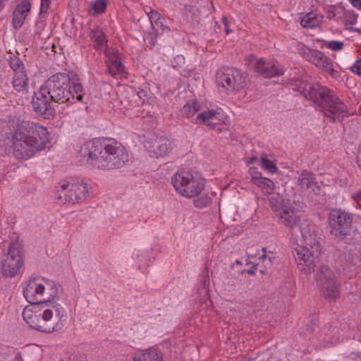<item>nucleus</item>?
I'll list each match as a JSON object with an SVG mask.
<instances>
[{
	"mask_svg": "<svg viewBox=\"0 0 361 361\" xmlns=\"http://www.w3.org/2000/svg\"><path fill=\"white\" fill-rule=\"evenodd\" d=\"M235 262H236L237 264H241L240 261H239L238 259H237V260L235 261Z\"/></svg>",
	"mask_w": 361,
	"mask_h": 361,
	"instance_id": "57",
	"label": "nucleus"
},
{
	"mask_svg": "<svg viewBox=\"0 0 361 361\" xmlns=\"http://www.w3.org/2000/svg\"><path fill=\"white\" fill-rule=\"evenodd\" d=\"M316 50H312L307 47H306L305 45H301V47L299 48L298 51L299 54L302 55L304 58H305L307 61H310V55L311 54H313V52H314Z\"/></svg>",
	"mask_w": 361,
	"mask_h": 361,
	"instance_id": "38",
	"label": "nucleus"
},
{
	"mask_svg": "<svg viewBox=\"0 0 361 361\" xmlns=\"http://www.w3.org/2000/svg\"><path fill=\"white\" fill-rule=\"evenodd\" d=\"M211 198L208 195H204L194 200V204L195 207L203 208L207 207L211 203Z\"/></svg>",
	"mask_w": 361,
	"mask_h": 361,
	"instance_id": "33",
	"label": "nucleus"
},
{
	"mask_svg": "<svg viewBox=\"0 0 361 361\" xmlns=\"http://www.w3.org/2000/svg\"><path fill=\"white\" fill-rule=\"evenodd\" d=\"M353 216L340 209H331L329 214L330 233L337 242L354 243L351 235Z\"/></svg>",
	"mask_w": 361,
	"mask_h": 361,
	"instance_id": "8",
	"label": "nucleus"
},
{
	"mask_svg": "<svg viewBox=\"0 0 361 361\" xmlns=\"http://www.w3.org/2000/svg\"><path fill=\"white\" fill-rule=\"evenodd\" d=\"M216 112L214 110H209L203 111L198 114L197 119L200 120L202 122H207L212 120L216 117Z\"/></svg>",
	"mask_w": 361,
	"mask_h": 361,
	"instance_id": "36",
	"label": "nucleus"
},
{
	"mask_svg": "<svg viewBox=\"0 0 361 361\" xmlns=\"http://www.w3.org/2000/svg\"><path fill=\"white\" fill-rule=\"evenodd\" d=\"M257 160H258L257 157L254 156V157L250 158V159L248 160L247 164H253L256 161H257Z\"/></svg>",
	"mask_w": 361,
	"mask_h": 361,
	"instance_id": "52",
	"label": "nucleus"
},
{
	"mask_svg": "<svg viewBox=\"0 0 361 361\" xmlns=\"http://www.w3.org/2000/svg\"><path fill=\"white\" fill-rule=\"evenodd\" d=\"M23 248L18 241H12L8 246V255L1 263V273L6 277L18 274L23 264Z\"/></svg>",
	"mask_w": 361,
	"mask_h": 361,
	"instance_id": "12",
	"label": "nucleus"
},
{
	"mask_svg": "<svg viewBox=\"0 0 361 361\" xmlns=\"http://www.w3.org/2000/svg\"><path fill=\"white\" fill-rule=\"evenodd\" d=\"M310 61L312 64L315 65L322 70L327 72L334 78L339 76L338 72L335 71L333 68V63L327 56L322 52L316 50L313 54L310 55Z\"/></svg>",
	"mask_w": 361,
	"mask_h": 361,
	"instance_id": "17",
	"label": "nucleus"
},
{
	"mask_svg": "<svg viewBox=\"0 0 361 361\" xmlns=\"http://www.w3.org/2000/svg\"><path fill=\"white\" fill-rule=\"evenodd\" d=\"M21 358V356L20 354H16V356H15V359L17 360V361H19L20 359Z\"/></svg>",
	"mask_w": 361,
	"mask_h": 361,
	"instance_id": "55",
	"label": "nucleus"
},
{
	"mask_svg": "<svg viewBox=\"0 0 361 361\" xmlns=\"http://www.w3.org/2000/svg\"><path fill=\"white\" fill-rule=\"evenodd\" d=\"M243 361H252V358H245Z\"/></svg>",
	"mask_w": 361,
	"mask_h": 361,
	"instance_id": "56",
	"label": "nucleus"
},
{
	"mask_svg": "<svg viewBox=\"0 0 361 361\" xmlns=\"http://www.w3.org/2000/svg\"><path fill=\"white\" fill-rule=\"evenodd\" d=\"M343 43L339 41H331L329 42L327 47L333 51H338L343 49Z\"/></svg>",
	"mask_w": 361,
	"mask_h": 361,
	"instance_id": "39",
	"label": "nucleus"
},
{
	"mask_svg": "<svg viewBox=\"0 0 361 361\" xmlns=\"http://www.w3.org/2000/svg\"><path fill=\"white\" fill-rule=\"evenodd\" d=\"M184 14L188 19L193 20L200 16V11L195 6L185 5L184 8Z\"/></svg>",
	"mask_w": 361,
	"mask_h": 361,
	"instance_id": "32",
	"label": "nucleus"
},
{
	"mask_svg": "<svg viewBox=\"0 0 361 361\" xmlns=\"http://www.w3.org/2000/svg\"><path fill=\"white\" fill-rule=\"evenodd\" d=\"M353 73L361 75V59L357 60L353 66L350 67Z\"/></svg>",
	"mask_w": 361,
	"mask_h": 361,
	"instance_id": "40",
	"label": "nucleus"
},
{
	"mask_svg": "<svg viewBox=\"0 0 361 361\" xmlns=\"http://www.w3.org/2000/svg\"><path fill=\"white\" fill-rule=\"evenodd\" d=\"M249 174L251 176L252 182L254 184L262 178L261 172L258 171L255 167H251L249 169Z\"/></svg>",
	"mask_w": 361,
	"mask_h": 361,
	"instance_id": "37",
	"label": "nucleus"
},
{
	"mask_svg": "<svg viewBox=\"0 0 361 361\" xmlns=\"http://www.w3.org/2000/svg\"><path fill=\"white\" fill-rule=\"evenodd\" d=\"M200 109V104L192 101V103H188L184 105L182 109L183 114L187 116L188 117H190L191 116H193L196 112H197Z\"/></svg>",
	"mask_w": 361,
	"mask_h": 361,
	"instance_id": "31",
	"label": "nucleus"
},
{
	"mask_svg": "<svg viewBox=\"0 0 361 361\" xmlns=\"http://www.w3.org/2000/svg\"><path fill=\"white\" fill-rule=\"evenodd\" d=\"M49 95L44 93L42 87H41L39 92L35 93L32 98V105L34 111L45 118L52 115L53 111L49 103Z\"/></svg>",
	"mask_w": 361,
	"mask_h": 361,
	"instance_id": "15",
	"label": "nucleus"
},
{
	"mask_svg": "<svg viewBox=\"0 0 361 361\" xmlns=\"http://www.w3.org/2000/svg\"><path fill=\"white\" fill-rule=\"evenodd\" d=\"M8 0H0V11L4 7L5 3Z\"/></svg>",
	"mask_w": 361,
	"mask_h": 361,
	"instance_id": "53",
	"label": "nucleus"
},
{
	"mask_svg": "<svg viewBox=\"0 0 361 361\" xmlns=\"http://www.w3.org/2000/svg\"><path fill=\"white\" fill-rule=\"evenodd\" d=\"M269 204L271 210L276 214L289 204H291L289 200L283 198L279 193H272L269 197Z\"/></svg>",
	"mask_w": 361,
	"mask_h": 361,
	"instance_id": "23",
	"label": "nucleus"
},
{
	"mask_svg": "<svg viewBox=\"0 0 361 361\" xmlns=\"http://www.w3.org/2000/svg\"><path fill=\"white\" fill-rule=\"evenodd\" d=\"M134 361H163V356L161 351L157 348H151L144 351L142 354L135 355Z\"/></svg>",
	"mask_w": 361,
	"mask_h": 361,
	"instance_id": "25",
	"label": "nucleus"
},
{
	"mask_svg": "<svg viewBox=\"0 0 361 361\" xmlns=\"http://www.w3.org/2000/svg\"><path fill=\"white\" fill-rule=\"evenodd\" d=\"M8 62L10 67L14 72V74L18 72L26 71L24 63L19 57L16 56H11Z\"/></svg>",
	"mask_w": 361,
	"mask_h": 361,
	"instance_id": "30",
	"label": "nucleus"
},
{
	"mask_svg": "<svg viewBox=\"0 0 361 361\" xmlns=\"http://www.w3.org/2000/svg\"><path fill=\"white\" fill-rule=\"evenodd\" d=\"M105 54L109 58V62L112 61V59L114 56L116 59H119L117 52L114 49H108L105 51Z\"/></svg>",
	"mask_w": 361,
	"mask_h": 361,
	"instance_id": "42",
	"label": "nucleus"
},
{
	"mask_svg": "<svg viewBox=\"0 0 361 361\" xmlns=\"http://www.w3.org/2000/svg\"><path fill=\"white\" fill-rule=\"evenodd\" d=\"M298 185L303 190H310L314 195H319L321 187L316 181L315 175L309 171L304 170L298 176Z\"/></svg>",
	"mask_w": 361,
	"mask_h": 361,
	"instance_id": "18",
	"label": "nucleus"
},
{
	"mask_svg": "<svg viewBox=\"0 0 361 361\" xmlns=\"http://www.w3.org/2000/svg\"><path fill=\"white\" fill-rule=\"evenodd\" d=\"M257 265L255 264V265L252 266L251 269L247 270V273L250 275H254L255 274V271H257Z\"/></svg>",
	"mask_w": 361,
	"mask_h": 361,
	"instance_id": "50",
	"label": "nucleus"
},
{
	"mask_svg": "<svg viewBox=\"0 0 361 361\" xmlns=\"http://www.w3.org/2000/svg\"><path fill=\"white\" fill-rule=\"evenodd\" d=\"M44 287L42 286V281L38 279L30 280L27 282L23 288V294L28 302L34 305H42V292Z\"/></svg>",
	"mask_w": 361,
	"mask_h": 361,
	"instance_id": "14",
	"label": "nucleus"
},
{
	"mask_svg": "<svg viewBox=\"0 0 361 361\" xmlns=\"http://www.w3.org/2000/svg\"><path fill=\"white\" fill-rule=\"evenodd\" d=\"M90 37L94 43L95 49H99L107 43V39L104 32L97 27L90 32Z\"/></svg>",
	"mask_w": 361,
	"mask_h": 361,
	"instance_id": "27",
	"label": "nucleus"
},
{
	"mask_svg": "<svg viewBox=\"0 0 361 361\" xmlns=\"http://www.w3.org/2000/svg\"><path fill=\"white\" fill-rule=\"evenodd\" d=\"M305 245H298L293 252L298 269L305 274H310L319 262L322 251L320 240L313 227L301 228Z\"/></svg>",
	"mask_w": 361,
	"mask_h": 361,
	"instance_id": "6",
	"label": "nucleus"
},
{
	"mask_svg": "<svg viewBox=\"0 0 361 361\" xmlns=\"http://www.w3.org/2000/svg\"><path fill=\"white\" fill-rule=\"evenodd\" d=\"M260 272H261L262 274H264L265 271H264V270H261V271H260Z\"/></svg>",
	"mask_w": 361,
	"mask_h": 361,
	"instance_id": "58",
	"label": "nucleus"
},
{
	"mask_svg": "<svg viewBox=\"0 0 361 361\" xmlns=\"http://www.w3.org/2000/svg\"><path fill=\"white\" fill-rule=\"evenodd\" d=\"M323 16L316 13H307L300 21V24L305 28H314L318 26L322 21Z\"/></svg>",
	"mask_w": 361,
	"mask_h": 361,
	"instance_id": "26",
	"label": "nucleus"
},
{
	"mask_svg": "<svg viewBox=\"0 0 361 361\" xmlns=\"http://www.w3.org/2000/svg\"><path fill=\"white\" fill-rule=\"evenodd\" d=\"M222 23L225 32L228 35L231 32V30L228 27V19L226 16L222 17Z\"/></svg>",
	"mask_w": 361,
	"mask_h": 361,
	"instance_id": "44",
	"label": "nucleus"
},
{
	"mask_svg": "<svg viewBox=\"0 0 361 361\" xmlns=\"http://www.w3.org/2000/svg\"><path fill=\"white\" fill-rule=\"evenodd\" d=\"M23 317L32 329L45 333H51L61 328L66 317V310L61 305H34L27 306Z\"/></svg>",
	"mask_w": 361,
	"mask_h": 361,
	"instance_id": "3",
	"label": "nucleus"
},
{
	"mask_svg": "<svg viewBox=\"0 0 361 361\" xmlns=\"http://www.w3.org/2000/svg\"><path fill=\"white\" fill-rule=\"evenodd\" d=\"M51 0H41V11L46 12L49 7Z\"/></svg>",
	"mask_w": 361,
	"mask_h": 361,
	"instance_id": "43",
	"label": "nucleus"
},
{
	"mask_svg": "<svg viewBox=\"0 0 361 361\" xmlns=\"http://www.w3.org/2000/svg\"><path fill=\"white\" fill-rule=\"evenodd\" d=\"M261 161L262 167L268 172L274 173V172L276 171V166L274 164V163L271 161L269 160L266 156H262L261 157Z\"/></svg>",
	"mask_w": 361,
	"mask_h": 361,
	"instance_id": "34",
	"label": "nucleus"
},
{
	"mask_svg": "<svg viewBox=\"0 0 361 361\" xmlns=\"http://www.w3.org/2000/svg\"><path fill=\"white\" fill-rule=\"evenodd\" d=\"M352 5L358 8L361 9V0H349Z\"/></svg>",
	"mask_w": 361,
	"mask_h": 361,
	"instance_id": "47",
	"label": "nucleus"
},
{
	"mask_svg": "<svg viewBox=\"0 0 361 361\" xmlns=\"http://www.w3.org/2000/svg\"><path fill=\"white\" fill-rule=\"evenodd\" d=\"M81 157L93 167L110 170L122 167L128 160L124 147L111 139H94L84 144L80 150Z\"/></svg>",
	"mask_w": 361,
	"mask_h": 361,
	"instance_id": "1",
	"label": "nucleus"
},
{
	"mask_svg": "<svg viewBox=\"0 0 361 361\" xmlns=\"http://www.w3.org/2000/svg\"><path fill=\"white\" fill-rule=\"evenodd\" d=\"M171 183L178 193L187 198L198 195L204 188V179L192 171H177L171 178Z\"/></svg>",
	"mask_w": 361,
	"mask_h": 361,
	"instance_id": "7",
	"label": "nucleus"
},
{
	"mask_svg": "<svg viewBox=\"0 0 361 361\" xmlns=\"http://www.w3.org/2000/svg\"><path fill=\"white\" fill-rule=\"evenodd\" d=\"M275 215L282 224L290 229H293L300 224V216L294 212L292 204H289Z\"/></svg>",
	"mask_w": 361,
	"mask_h": 361,
	"instance_id": "19",
	"label": "nucleus"
},
{
	"mask_svg": "<svg viewBox=\"0 0 361 361\" xmlns=\"http://www.w3.org/2000/svg\"><path fill=\"white\" fill-rule=\"evenodd\" d=\"M255 71L264 78H271L281 75L283 73V68L281 66L273 61H264L259 59L255 64Z\"/></svg>",
	"mask_w": 361,
	"mask_h": 361,
	"instance_id": "16",
	"label": "nucleus"
},
{
	"mask_svg": "<svg viewBox=\"0 0 361 361\" xmlns=\"http://www.w3.org/2000/svg\"><path fill=\"white\" fill-rule=\"evenodd\" d=\"M106 8V0H97L92 4V9L94 10L93 14L104 12Z\"/></svg>",
	"mask_w": 361,
	"mask_h": 361,
	"instance_id": "35",
	"label": "nucleus"
},
{
	"mask_svg": "<svg viewBox=\"0 0 361 361\" xmlns=\"http://www.w3.org/2000/svg\"><path fill=\"white\" fill-rule=\"evenodd\" d=\"M353 198L357 202L360 200H361V192H356L355 195H353Z\"/></svg>",
	"mask_w": 361,
	"mask_h": 361,
	"instance_id": "51",
	"label": "nucleus"
},
{
	"mask_svg": "<svg viewBox=\"0 0 361 361\" xmlns=\"http://www.w3.org/2000/svg\"><path fill=\"white\" fill-rule=\"evenodd\" d=\"M74 193V192H68V194Z\"/></svg>",
	"mask_w": 361,
	"mask_h": 361,
	"instance_id": "59",
	"label": "nucleus"
},
{
	"mask_svg": "<svg viewBox=\"0 0 361 361\" xmlns=\"http://www.w3.org/2000/svg\"><path fill=\"white\" fill-rule=\"evenodd\" d=\"M266 247H263L262 248V252H264V254L259 257V259H262L263 260V262H264L267 259H268L269 262L270 263H272V260H274L275 258L274 257H267V255H266Z\"/></svg>",
	"mask_w": 361,
	"mask_h": 361,
	"instance_id": "46",
	"label": "nucleus"
},
{
	"mask_svg": "<svg viewBox=\"0 0 361 361\" xmlns=\"http://www.w3.org/2000/svg\"><path fill=\"white\" fill-rule=\"evenodd\" d=\"M44 93L49 99L59 104L72 103L75 97L78 102L83 101L81 94L83 87L81 83H73L71 85L70 76L64 73H57L49 78L42 86Z\"/></svg>",
	"mask_w": 361,
	"mask_h": 361,
	"instance_id": "5",
	"label": "nucleus"
},
{
	"mask_svg": "<svg viewBox=\"0 0 361 361\" xmlns=\"http://www.w3.org/2000/svg\"><path fill=\"white\" fill-rule=\"evenodd\" d=\"M28 81L29 78L26 71L18 72L13 76V87L17 92L25 94L28 90Z\"/></svg>",
	"mask_w": 361,
	"mask_h": 361,
	"instance_id": "22",
	"label": "nucleus"
},
{
	"mask_svg": "<svg viewBox=\"0 0 361 361\" xmlns=\"http://www.w3.org/2000/svg\"><path fill=\"white\" fill-rule=\"evenodd\" d=\"M216 82L227 90H240L247 85V75L233 68H223L216 73Z\"/></svg>",
	"mask_w": 361,
	"mask_h": 361,
	"instance_id": "11",
	"label": "nucleus"
},
{
	"mask_svg": "<svg viewBox=\"0 0 361 361\" xmlns=\"http://www.w3.org/2000/svg\"><path fill=\"white\" fill-rule=\"evenodd\" d=\"M327 18L329 19H333L336 16V9L334 8L329 9L326 12Z\"/></svg>",
	"mask_w": 361,
	"mask_h": 361,
	"instance_id": "45",
	"label": "nucleus"
},
{
	"mask_svg": "<svg viewBox=\"0 0 361 361\" xmlns=\"http://www.w3.org/2000/svg\"><path fill=\"white\" fill-rule=\"evenodd\" d=\"M357 165H358L359 168L361 169V143H360V145L359 147L358 152H357Z\"/></svg>",
	"mask_w": 361,
	"mask_h": 361,
	"instance_id": "48",
	"label": "nucleus"
},
{
	"mask_svg": "<svg viewBox=\"0 0 361 361\" xmlns=\"http://www.w3.org/2000/svg\"><path fill=\"white\" fill-rule=\"evenodd\" d=\"M257 186L260 188L264 192L271 193L274 189V183L272 180L267 178L262 177L256 183Z\"/></svg>",
	"mask_w": 361,
	"mask_h": 361,
	"instance_id": "29",
	"label": "nucleus"
},
{
	"mask_svg": "<svg viewBox=\"0 0 361 361\" xmlns=\"http://www.w3.org/2000/svg\"><path fill=\"white\" fill-rule=\"evenodd\" d=\"M350 30L361 33V30L359 28H350Z\"/></svg>",
	"mask_w": 361,
	"mask_h": 361,
	"instance_id": "54",
	"label": "nucleus"
},
{
	"mask_svg": "<svg viewBox=\"0 0 361 361\" xmlns=\"http://www.w3.org/2000/svg\"><path fill=\"white\" fill-rule=\"evenodd\" d=\"M306 97L321 109L330 122H341L348 115V107L331 90L318 84L310 87Z\"/></svg>",
	"mask_w": 361,
	"mask_h": 361,
	"instance_id": "4",
	"label": "nucleus"
},
{
	"mask_svg": "<svg viewBox=\"0 0 361 361\" xmlns=\"http://www.w3.org/2000/svg\"><path fill=\"white\" fill-rule=\"evenodd\" d=\"M148 143L149 152L157 158L167 155L172 148L170 140L165 136L157 137Z\"/></svg>",
	"mask_w": 361,
	"mask_h": 361,
	"instance_id": "20",
	"label": "nucleus"
},
{
	"mask_svg": "<svg viewBox=\"0 0 361 361\" xmlns=\"http://www.w3.org/2000/svg\"><path fill=\"white\" fill-rule=\"evenodd\" d=\"M108 70L109 73L113 77H116L117 75L121 74L123 72L124 67L121 61H120V59H116L114 56L112 59V61L109 62Z\"/></svg>",
	"mask_w": 361,
	"mask_h": 361,
	"instance_id": "28",
	"label": "nucleus"
},
{
	"mask_svg": "<svg viewBox=\"0 0 361 361\" xmlns=\"http://www.w3.org/2000/svg\"><path fill=\"white\" fill-rule=\"evenodd\" d=\"M87 195V185L75 180H64L56 187V198L60 204H74L85 200Z\"/></svg>",
	"mask_w": 361,
	"mask_h": 361,
	"instance_id": "9",
	"label": "nucleus"
},
{
	"mask_svg": "<svg viewBox=\"0 0 361 361\" xmlns=\"http://www.w3.org/2000/svg\"><path fill=\"white\" fill-rule=\"evenodd\" d=\"M47 128L28 121L18 120L11 133L13 155L18 159H27L36 152L45 148L49 142Z\"/></svg>",
	"mask_w": 361,
	"mask_h": 361,
	"instance_id": "2",
	"label": "nucleus"
},
{
	"mask_svg": "<svg viewBox=\"0 0 361 361\" xmlns=\"http://www.w3.org/2000/svg\"><path fill=\"white\" fill-rule=\"evenodd\" d=\"M204 124L207 125L210 129H214L216 126V123L212 121V120H209V121L207 122H202Z\"/></svg>",
	"mask_w": 361,
	"mask_h": 361,
	"instance_id": "49",
	"label": "nucleus"
},
{
	"mask_svg": "<svg viewBox=\"0 0 361 361\" xmlns=\"http://www.w3.org/2000/svg\"><path fill=\"white\" fill-rule=\"evenodd\" d=\"M315 279L318 288L325 298L333 300L339 297L338 285L336 281L335 274L329 266H320Z\"/></svg>",
	"mask_w": 361,
	"mask_h": 361,
	"instance_id": "10",
	"label": "nucleus"
},
{
	"mask_svg": "<svg viewBox=\"0 0 361 361\" xmlns=\"http://www.w3.org/2000/svg\"><path fill=\"white\" fill-rule=\"evenodd\" d=\"M42 286L44 289L42 292V305L51 307L52 305H60L57 303L59 299V294L61 292V285L55 281L49 279H42Z\"/></svg>",
	"mask_w": 361,
	"mask_h": 361,
	"instance_id": "13",
	"label": "nucleus"
},
{
	"mask_svg": "<svg viewBox=\"0 0 361 361\" xmlns=\"http://www.w3.org/2000/svg\"><path fill=\"white\" fill-rule=\"evenodd\" d=\"M30 3L27 0H23L13 13V25L15 28L21 27L25 19L30 11Z\"/></svg>",
	"mask_w": 361,
	"mask_h": 361,
	"instance_id": "21",
	"label": "nucleus"
},
{
	"mask_svg": "<svg viewBox=\"0 0 361 361\" xmlns=\"http://www.w3.org/2000/svg\"><path fill=\"white\" fill-rule=\"evenodd\" d=\"M357 16L355 15H348L345 16V25H355L357 22Z\"/></svg>",
	"mask_w": 361,
	"mask_h": 361,
	"instance_id": "41",
	"label": "nucleus"
},
{
	"mask_svg": "<svg viewBox=\"0 0 361 361\" xmlns=\"http://www.w3.org/2000/svg\"><path fill=\"white\" fill-rule=\"evenodd\" d=\"M152 26L157 35L162 34L166 27L164 25V18L157 11L152 10L147 13Z\"/></svg>",
	"mask_w": 361,
	"mask_h": 361,
	"instance_id": "24",
	"label": "nucleus"
}]
</instances>
